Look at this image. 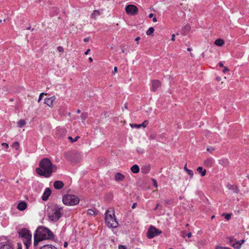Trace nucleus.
<instances>
[{"label": "nucleus", "mask_w": 249, "mask_h": 249, "mask_svg": "<svg viewBox=\"0 0 249 249\" xmlns=\"http://www.w3.org/2000/svg\"><path fill=\"white\" fill-rule=\"evenodd\" d=\"M39 167L36 169V173L45 178L51 177L52 173L56 171L57 166L53 164L48 158L43 159L39 163Z\"/></svg>", "instance_id": "obj_1"}, {"label": "nucleus", "mask_w": 249, "mask_h": 249, "mask_svg": "<svg viewBox=\"0 0 249 249\" xmlns=\"http://www.w3.org/2000/svg\"><path fill=\"white\" fill-rule=\"evenodd\" d=\"M54 237L53 233L48 228L40 227L37 229L34 234V246H36L38 242L45 239H52Z\"/></svg>", "instance_id": "obj_2"}, {"label": "nucleus", "mask_w": 249, "mask_h": 249, "mask_svg": "<svg viewBox=\"0 0 249 249\" xmlns=\"http://www.w3.org/2000/svg\"><path fill=\"white\" fill-rule=\"evenodd\" d=\"M62 207L57 205L49 206L47 209V214L49 219L53 222L57 221L62 215Z\"/></svg>", "instance_id": "obj_3"}, {"label": "nucleus", "mask_w": 249, "mask_h": 249, "mask_svg": "<svg viewBox=\"0 0 249 249\" xmlns=\"http://www.w3.org/2000/svg\"><path fill=\"white\" fill-rule=\"evenodd\" d=\"M105 221L107 225L109 228H116L118 226V222L115 217L114 212L108 210L106 213Z\"/></svg>", "instance_id": "obj_4"}, {"label": "nucleus", "mask_w": 249, "mask_h": 249, "mask_svg": "<svg viewBox=\"0 0 249 249\" xmlns=\"http://www.w3.org/2000/svg\"><path fill=\"white\" fill-rule=\"evenodd\" d=\"M18 234L23 241L24 244L28 249L31 243L32 234L29 230L23 228L18 231Z\"/></svg>", "instance_id": "obj_5"}, {"label": "nucleus", "mask_w": 249, "mask_h": 249, "mask_svg": "<svg viewBox=\"0 0 249 249\" xmlns=\"http://www.w3.org/2000/svg\"><path fill=\"white\" fill-rule=\"evenodd\" d=\"M62 201L65 205L72 206L79 202V198L75 195L68 194L63 196Z\"/></svg>", "instance_id": "obj_6"}, {"label": "nucleus", "mask_w": 249, "mask_h": 249, "mask_svg": "<svg viewBox=\"0 0 249 249\" xmlns=\"http://www.w3.org/2000/svg\"><path fill=\"white\" fill-rule=\"evenodd\" d=\"M161 233V231L153 226H150L147 232V237L151 239Z\"/></svg>", "instance_id": "obj_7"}, {"label": "nucleus", "mask_w": 249, "mask_h": 249, "mask_svg": "<svg viewBox=\"0 0 249 249\" xmlns=\"http://www.w3.org/2000/svg\"><path fill=\"white\" fill-rule=\"evenodd\" d=\"M125 11L128 15L134 16L137 14L138 9L135 5L129 4L125 7Z\"/></svg>", "instance_id": "obj_8"}, {"label": "nucleus", "mask_w": 249, "mask_h": 249, "mask_svg": "<svg viewBox=\"0 0 249 249\" xmlns=\"http://www.w3.org/2000/svg\"><path fill=\"white\" fill-rule=\"evenodd\" d=\"M214 163V160L212 158L206 159L203 162V165L206 167H212Z\"/></svg>", "instance_id": "obj_9"}, {"label": "nucleus", "mask_w": 249, "mask_h": 249, "mask_svg": "<svg viewBox=\"0 0 249 249\" xmlns=\"http://www.w3.org/2000/svg\"><path fill=\"white\" fill-rule=\"evenodd\" d=\"M161 86V83L159 80H153L152 81L151 90L156 91Z\"/></svg>", "instance_id": "obj_10"}, {"label": "nucleus", "mask_w": 249, "mask_h": 249, "mask_svg": "<svg viewBox=\"0 0 249 249\" xmlns=\"http://www.w3.org/2000/svg\"><path fill=\"white\" fill-rule=\"evenodd\" d=\"M56 98L55 96H52L50 98H45L44 100V103L48 106L52 107L53 106V103L55 101Z\"/></svg>", "instance_id": "obj_11"}, {"label": "nucleus", "mask_w": 249, "mask_h": 249, "mask_svg": "<svg viewBox=\"0 0 249 249\" xmlns=\"http://www.w3.org/2000/svg\"><path fill=\"white\" fill-rule=\"evenodd\" d=\"M51 190L49 188H46L42 196V200H47L51 195Z\"/></svg>", "instance_id": "obj_12"}, {"label": "nucleus", "mask_w": 249, "mask_h": 249, "mask_svg": "<svg viewBox=\"0 0 249 249\" xmlns=\"http://www.w3.org/2000/svg\"><path fill=\"white\" fill-rule=\"evenodd\" d=\"M27 208V204L24 201L19 202L17 206V209L20 211H24Z\"/></svg>", "instance_id": "obj_13"}, {"label": "nucleus", "mask_w": 249, "mask_h": 249, "mask_svg": "<svg viewBox=\"0 0 249 249\" xmlns=\"http://www.w3.org/2000/svg\"><path fill=\"white\" fill-rule=\"evenodd\" d=\"M124 178V176L120 173H117L114 176L115 180L118 182L123 180Z\"/></svg>", "instance_id": "obj_14"}, {"label": "nucleus", "mask_w": 249, "mask_h": 249, "mask_svg": "<svg viewBox=\"0 0 249 249\" xmlns=\"http://www.w3.org/2000/svg\"><path fill=\"white\" fill-rule=\"evenodd\" d=\"M53 186L56 189H60L64 186V183L61 181H55L53 183Z\"/></svg>", "instance_id": "obj_15"}, {"label": "nucleus", "mask_w": 249, "mask_h": 249, "mask_svg": "<svg viewBox=\"0 0 249 249\" xmlns=\"http://www.w3.org/2000/svg\"><path fill=\"white\" fill-rule=\"evenodd\" d=\"M148 124V121L147 120H145L141 124H130V125L132 127H134L139 128L142 126L143 127H145L146 126V125Z\"/></svg>", "instance_id": "obj_16"}, {"label": "nucleus", "mask_w": 249, "mask_h": 249, "mask_svg": "<svg viewBox=\"0 0 249 249\" xmlns=\"http://www.w3.org/2000/svg\"><path fill=\"white\" fill-rule=\"evenodd\" d=\"M227 187L229 190L233 191L235 194H238L239 192V190L236 186H234L231 184H228Z\"/></svg>", "instance_id": "obj_17"}, {"label": "nucleus", "mask_w": 249, "mask_h": 249, "mask_svg": "<svg viewBox=\"0 0 249 249\" xmlns=\"http://www.w3.org/2000/svg\"><path fill=\"white\" fill-rule=\"evenodd\" d=\"M76 153L77 152H73L72 153L67 152L64 153V156L68 160L73 162L74 161L71 159V157L72 155H75Z\"/></svg>", "instance_id": "obj_18"}, {"label": "nucleus", "mask_w": 249, "mask_h": 249, "mask_svg": "<svg viewBox=\"0 0 249 249\" xmlns=\"http://www.w3.org/2000/svg\"><path fill=\"white\" fill-rule=\"evenodd\" d=\"M196 170L200 174L202 177H204L206 175V170L205 169H203L202 167L199 166L197 167Z\"/></svg>", "instance_id": "obj_19"}, {"label": "nucleus", "mask_w": 249, "mask_h": 249, "mask_svg": "<svg viewBox=\"0 0 249 249\" xmlns=\"http://www.w3.org/2000/svg\"><path fill=\"white\" fill-rule=\"evenodd\" d=\"M131 171L133 173H138L140 171V168L138 165L135 164L131 167Z\"/></svg>", "instance_id": "obj_20"}, {"label": "nucleus", "mask_w": 249, "mask_h": 249, "mask_svg": "<svg viewBox=\"0 0 249 249\" xmlns=\"http://www.w3.org/2000/svg\"><path fill=\"white\" fill-rule=\"evenodd\" d=\"M224 44V41L221 38L216 39L214 41V44L218 46H222Z\"/></svg>", "instance_id": "obj_21"}, {"label": "nucleus", "mask_w": 249, "mask_h": 249, "mask_svg": "<svg viewBox=\"0 0 249 249\" xmlns=\"http://www.w3.org/2000/svg\"><path fill=\"white\" fill-rule=\"evenodd\" d=\"M101 14L99 10H94L93 13L91 14L90 17L91 18L95 19L97 17L100 16Z\"/></svg>", "instance_id": "obj_22"}, {"label": "nucleus", "mask_w": 249, "mask_h": 249, "mask_svg": "<svg viewBox=\"0 0 249 249\" xmlns=\"http://www.w3.org/2000/svg\"><path fill=\"white\" fill-rule=\"evenodd\" d=\"M40 249H57L55 246L52 245H45L42 246Z\"/></svg>", "instance_id": "obj_23"}, {"label": "nucleus", "mask_w": 249, "mask_h": 249, "mask_svg": "<svg viewBox=\"0 0 249 249\" xmlns=\"http://www.w3.org/2000/svg\"><path fill=\"white\" fill-rule=\"evenodd\" d=\"M150 169L149 165H146L142 168V172L143 174H147L149 173Z\"/></svg>", "instance_id": "obj_24"}, {"label": "nucleus", "mask_w": 249, "mask_h": 249, "mask_svg": "<svg viewBox=\"0 0 249 249\" xmlns=\"http://www.w3.org/2000/svg\"><path fill=\"white\" fill-rule=\"evenodd\" d=\"M87 213L90 215H96L98 213V211L92 209H89L87 211Z\"/></svg>", "instance_id": "obj_25"}, {"label": "nucleus", "mask_w": 249, "mask_h": 249, "mask_svg": "<svg viewBox=\"0 0 249 249\" xmlns=\"http://www.w3.org/2000/svg\"><path fill=\"white\" fill-rule=\"evenodd\" d=\"M184 170L187 172L188 175L190 176L191 178H192L193 177V172L192 170L188 169L186 167V164H185Z\"/></svg>", "instance_id": "obj_26"}, {"label": "nucleus", "mask_w": 249, "mask_h": 249, "mask_svg": "<svg viewBox=\"0 0 249 249\" xmlns=\"http://www.w3.org/2000/svg\"><path fill=\"white\" fill-rule=\"evenodd\" d=\"M191 27L189 25H186L184 26L182 31L184 34L187 33L190 30Z\"/></svg>", "instance_id": "obj_27"}, {"label": "nucleus", "mask_w": 249, "mask_h": 249, "mask_svg": "<svg viewBox=\"0 0 249 249\" xmlns=\"http://www.w3.org/2000/svg\"><path fill=\"white\" fill-rule=\"evenodd\" d=\"M26 124V122L24 120L21 119L18 122V127L21 128Z\"/></svg>", "instance_id": "obj_28"}, {"label": "nucleus", "mask_w": 249, "mask_h": 249, "mask_svg": "<svg viewBox=\"0 0 249 249\" xmlns=\"http://www.w3.org/2000/svg\"><path fill=\"white\" fill-rule=\"evenodd\" d=\"M220 161V162L219 163L221 164L223 166H226L229 164V162L227 159H223Z\"/></svg>", "instance_id": "obj_29"}, {"label": "nucleus", "mask_w": 249, "mask_h": 249, "mask_svg": "<svg viewBox=\"0 0 249 249\" xmlns=\"http://www.w3.org/2000/svg\"><path fill=\"white\" fill-rule=\"evenodd\" d=\"M0 249H13V247L9 244L2 245Z\"/></svg>", "instance_id": "obj_30"}, {"label": "nucleus", "mask_w": 249, "mask_h": 249, "mask_svg": "<svg viewBox=\"0 0 249 249\" xmlns=\"http://www.w3.org/2000/svg\"><path fill=\"white\" fill-rule=\"evenodd\" d=\"M154 31V29L153 27H150L148 30L146 32V35L148 36L151 35Z\"/></svg>", "instance_id": "obj_31"}, {"label": "nucleus", "mask_w": 249, "mask_h": 249, "mask_svg": "<svg viewBox=\"0 0 249 249\" xmlns=\"http://www.w3.org/2000/svg\"><path fill=\"white\" fill-rule=\"evenodd\" d=\"M12 146L15 149L18 150L19 147V143L18 142H14L12 145Z\"/></svg>", "instance_id": "obj_32"}, {"label": "nucleus", "mask_w": 249, "mask_h": 249, "mask_svg": "<svg viewBox=\"0 0 249 249\" xmlns=\"http://www.w3.org/2000/svg\"><path fill=\"white\" fill-rule=\"evenodd\" d=\"M245 242L244 240H241L238 241L236 243L238 244V246L236 247L237 249H240L242 244Z\"/></svg>", "instance_id": "obj_33"}, {"label": "nucleus", "mask_w": 249, "mask_h": 249, "mask_svg": "<svg viewBox=\"0 0 249 249\" xmlns=\"http://www.w3.org/2000/svg\"><path fill=\"white\" fill-rule=\"evenodd\" d=\"M152 17H153V21L155 22L157 21V18L156 17V16L155 15H154V14L153 13H150L149 15V18H152Z\"/></svg>", "instance_id": "obj_34"}, {"label": "nucleus", "mask_w": 249, "mask_h": 249, "mask_svg": "<svg viewBox=\"0 0 249 249\" xmlns=\"http://www.w3.org/2000/svg\"><path fill=\"white\" fill-rule=\"evenodd\" d=\"M215 150L214 148L212 146H208L207 148V151L210 153H212L213 151Z\"/></svg>", "instance_id": "obj_35"}, {"label": "nucleus", "mask_w": 249, "mask_h": 249, "mask_svg": "<svg viewBox=\"0 0 249 249\" xmlns=\"http://www.w3.org/2000/svg\"><path fill=\"white\" fill-rule=\"evenodd\" d=\"M79 138H80V137L76 136L74 138V140H73V138L71 137L70 136V137H69V139L71 141V142H73L77 141Z\"/></svg>", "instance_id": "obj_36"}, {"label": "nucleus", "mask_w": 249, "mask_h": 249, "mask_svg": "<svg viewBox=\"0 0 249 249\" xmlns=\"http://www.w3.org/2000/svg\"><path fill=\"white\" fill-rule=\"evenodd\" d=\"M81 119L83 120V122L86 120V119L87 118V113H82L81 115Z\"/></svg>", "instance_id": "obj_37"}, {"label": "nucleus", "mask_w": 249, "mask_h": 249, "mask_svg": "<svg viewBox=\"0 0 249 249\" xmlns=\"http://www.w3.org/2000/svg\"><path fill=\"white\" fill-rule=\"evenodd\" d=\"M161 202H163L165 205L170 204L171 200H161Z\"/></svg>", "instance_id": "obj_38"}, {"label": "nucleus", "mask_w": 249, "mask_h": 249, "mask_svg": "<svg viewBox=\"0 0 249 249\" xmlns=\"http://www.w3.org/2000/svg\"><path fill=\"white\" fill-rule=\"evenodd\" d=\"M231 214L230 213L227 214L225 215V218L227 220H229L231 219Z\"/></svg>", "instance_id": "obj_39"}, {"label": "nucleus", "mask_w": 249, "mask_h": 249, "mask_svg": "<svg viewBox=\"0 0 249 249\" xmlns=\"http://www.w3.org/2000/svg\"><path fill=\"white\" fill-rule=\"evenodd\" d=\"M137 151L139 153H142L144 151V150L141 148V147H137Z\"/></svg>", "instance_id": "obj_40"}, {"label": "nucleus", "mask_w": 249, "mask_h": 249, "mask_svg": "<svg viewBox=\"0 0 249 249\" xmlns=\"http://www.w3.org/2000/svg\"><path fill=\"white\" fill-rule=\"evenodd\" d=\"M162 208V206L161 205H160L159 203L157 204L156 206V207H155V208L154 209V210H158V209H160L161 210Z\"/></svg>", "instance_id": "obj_41"}, {"label": "nucleus", "mask_w": 249, "mask_h": 249, "mask_svg": "<svg viewBox=\"0 0 249 249\" xmlns=\"http://www.w3.org/2000/svg\"><path fill=\"white\" fill-rule=\"evenodd\" d=\"M57 50L58 52H64V49L61 46H58L57 47Z\"/></svg>", "instance_id": "obj_42"}, {"label": "nucleus", "mask_w": 249, "mask_h": 249, "mask_svg": "<svg viewBox=\"0 0 249 249\" xmlns=\"http://www.w3.org/2000/svg\"><path fill=\"white\" fill-rule=\"evenodd\" d=\"M44 94V92H42L39 95V98H38V102L39 103L40 100H41L42 98V96Z\"/></svg>", "instance_id": "obj_43"}, {"label": "nucleus", "mask_w": 249, "mask_h": 249, "mask_svg": "<svg viewBox=\"0 0 249 249\" xmlns=\"http://www.w3.org/2000/svg\"><path fill=\"white\" fill-rule=\"evenodd\" d=\"M152 181L153 182V185L155 187H156V188L158 187V184H157V182L156 181V180L155 179H152Z\"/></svg>", "instance_id": "obj_44"}, {"label": "nucleus", "mask_w": 249, "mask_h": 249, "mask_svg": "<svg viewBox=\"0 0 249 249\" xmlns=\"http://www.w3.org/2000/svg\"><path fill=\"white\" fill-rule=\"evenodd\" d=\"M2 146L4 147L6 149L8 148L9 146L8 144L7 143L3 142L1 144Z\"/></svg>", "instance_id": "obj_45"}, {"label": "nucleus", "mask_w": 249, "mask_h": 249, "mask_svg": "<svg viewBox=\"0 0 249 249\" xmlns=\"http://www.w3.org/2000/svg\"><path fill=\"white\" fill-rule=\"evenodd\" d=\"M17 249H22V245L20 243L17 244Z\"/></svg>", "instance_id": "obj_46"}, {"label": "nucleus", "mask_w": 249, "mask_h": 249, "mask_svg": "<svg viewBox=\"0 0 249 249\" xmlns=\"http://www.w3.org/2000/svg\"><path fill=\"white\" fill-rule=\"evenodd\" d=\"M228 71H229V69L227 67H224V69L223 70V72L224 73H225L226 72Z\"/></svg>", "instance_id": "obj_47"}, {"label": "nucleus", "mask_w": 249, "mask_h": 249, "mask_svg": "<svg viewBox=\"0 0 249 249\" xmlns=\"http://www.w3.org/2000/svg\"><path fill=\"white\" fill-rule=\"evenodd\" d=\"M119 249H127L126 247L124 245H120L119 246Z\"/></svg>", "instance_id": "obj_48"}, {"label": "nucleus", "mask_w": 249, "mask_h": 249, "mask_svg": "<svg viewBox=\"0 0 249 249\" xmlns=\"http://www.w3.org/2000/svg\"><path fill=\"white\" fill-rule=\"evenodd\" d=\"M89 37H87L85 38L84 39V41L85 42H88L89 41Z\"/></svg>", "instance_id": "obj_49"}, {"label": "nucleus", "mask_w": 249, "mask_h": 249, "mask_svg": "<svg viewBox=\"0 0 249 249\" xmlns=\"http://www.w3.org/2000/svg\"><path fill=\"white\" fill-rule=\"evenodd\" d=\"M175 34H173L172 35V37H171V40L172 41H175Z\"/></svg>", "instance_id": "obj_50"}, {"label": "nucleus", "mask_w": 249, "mask_h": 249, "mask_svg": "<svg viewBox=\"0 0 249 249\" xmlns=\"http://www.w3.org/2000/svg\"><path fill=\"white\" fill-rule=\"evenodd\" d=\"M215 249H223V247L219 246H216Z\"/></svg>", "instance_id": "obj_51"}, {"label": "nucleus", "mask_w": 249, "mask_h": 249, "mask_svg": "<svg viewBox=\"0 0 249 249\" xmlns=\"http://www.w3.org/2000/svg\"><path fill=\"white\" fill-rule=\"evenodd\" d=\"M186 236L188 237V238H190L192 236V233L191 232H189L188 233H187L186 234Z\"/></svg>", "instance_id": "obj_52"}, {"label": "nucleus", "mask_w": 249, "mask_h": 249, "mask_svg": "<svg viewBox=\"0 0 249 249\" xmlns=\"http://www.w3.org/2000/svg\"><path fill=\"white\" fill-rule=\"evenodd\" d=\"M140 39V37L138 36V37H137L136 38H135V41L137 42V44H139V40Z\"/></svg>", "instance_id": "obj_53"}, {"label": "nucleus", "mask_w": 249, "mask_h": 249, "mask_svg": "<svg viewBox=\"0 0 249 249\" xmlns=\"http://www.w3.org/2000/svg\"><path fill=\"white\" fill-rule=\"evenodd\" d=\"M218 65L220 67H224V65H223V64L222 62H220L218 63Z\"/></svg>", "instance_id": "obj_54"}, {"label": "nucleus", "mask_w": 249, "mask_h": 249, "mask_svg": "<svg viewBox=\"0 0 249 249\" xmlns=\"http://www.w3.org/2000/svg\"><path fill=\"white\" fill-rule=\"evenodd\" d=\"M181 236H183V237H184L185 236V231H181Z\"/></svg>", "instance_id": "obj_55"}, {"label": "nucleus", "mask_w": 249, "mask_h": 249, "mask_svg": "<svg viewBox=\"0 0 249 249\" xmlns=\"http://www.w3.org/2000/svg\"><path fill=\"white\" fill-rule=\"evenodd\" d=\"M90 49H88L85 52V55H87L90 52Z\"/></svg>", "instance_id": "obj_56"}, {"label": "nucleus", "mask_w": 249, "mask_h": 249, "mask_svg": "<svg viewBox=\"0 0 249 249\" xmlns=\"http://www.w3.org/2000/svg\"><path fill=\"white\" fill-rule=\"evenodd\" d=\"M136 205H137V203H133L132 206V209H134L136 207Z\"/></svg>", "instance_id": "obj_57"}, {"label": "nucleus", "mask_w": 249, "mask_h": 249, "mask_svg": "<svg viewBox=\"0 0 249 249\" xmlns=\"http://www.w3.org/2000/svg\"><path fill=\"white\" fill-rule=\"evenodd\" d=\"M150 138L152 139H154L155 138V135H151L150 136Z\"/></svg>", "instance_id": "obj_58"}, {"label": "nucleus", "mask_w": 249, "mask_h": 249, "mask_svg": "<svg viewBox=\"0 0 249 249\" xmlns=\"http://www.w3.org/2000/svg\"><path fill=\"white\" fill-rule=\"evenodd\" d=\"M68 245V243H67V242H65L64 243V247L65 248H66V247H67Z\"/></svg>", "instance_id": "obj_59"}, {"label": "nucleus", "mask_w": 249, "mask_h": 249, "mask_svg": "<svg viewBox=\"0 0 249 249\" xmlns=\"http://www.w3.org/2000/svg\"><path fill=\"white\" fill-rule=\"evenodd\" d=\"M117 71V68L116 67H115L114 68V71L113 72H116Z\"/></svg>", "instance_id": "obj_60"}, {"label": "nucleus", "mask_w": 249, "mask_h": 249, "mask_svg": "<svg viewBox=\"0 0 249 249\" xmlns=\"http://www.w3.org/2000/svg\"><path fill=\"white\" fill-rule=\"evenodd\" d=\"M89 60L90 61V62H92L93 61L92 58L90 57L89 58Z\"/></svg>", "instance_id": "obj_61"}, {"label": "nucleus", "mask_w": 249, "mask_h": 249, "mask_svg": "<svg viewBox=\"0 0 249 249\" xmlns=\"http://www.w3.org/2000/svg\"><path fill=\"white\" fill-rule=\"evenodd\" d=\"M220 79H221L220 77H217V78H216V80H217V81H219L220 80Z\"/></svg>", "instance_id": "obj_62"}, {"label": "nucleus", "mask_w": 249, "mask_h": 249, "mask_svg": "<svg viewBox=\"0 0 249 249\" xmlns=\"http://www.w3.org/2000/svg\"><path fill=\"white\" fill-rule=\"evenodd\" d=\"M187 50L188 51H189V52H190V51H191V48H188L187 49Z\"/></svg>", "instance_id": "obj_63"}, {"label": "nucleus", "mask_w": 249, "mask_h": 249, "mask_svg": "<svg viewBox=\"0 0 249 249\" xmlns=\"http://www.w3.org/2000/svg\"><path fill=\"white\" fill-rule=\"evenodd\" d=\"M122 53H125V50H124V49H123L122 50Z\"/></svg>", "instance_id": "obj_64"}]
</instances>
